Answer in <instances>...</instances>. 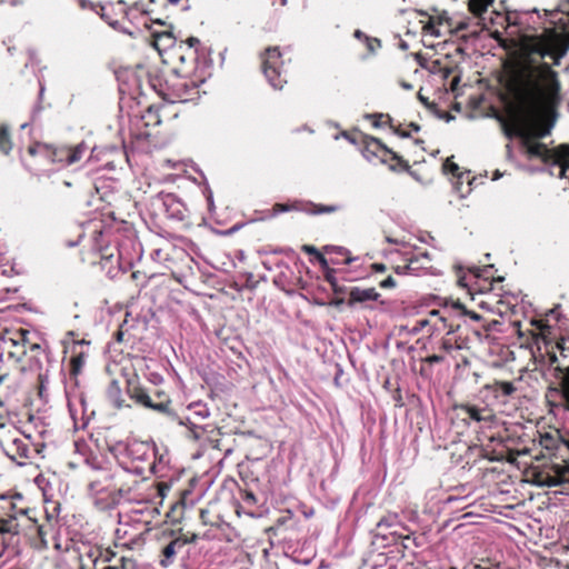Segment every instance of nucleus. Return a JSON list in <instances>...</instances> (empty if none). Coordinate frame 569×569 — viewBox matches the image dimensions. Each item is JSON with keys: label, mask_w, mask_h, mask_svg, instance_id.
<instances>
[{"label": "nucleus", "mask_w": 569, "mask_h": 569, "mask_svg": "<svg viewBox=\"0 0 569 569\" xmlns=\"http://www.w3.org/2000/svg\"><path fill=\"white\" fill-rule=\"evenodd\" d=\"M4 500V505L1 507L3 513L0 515V556H2L6 549L4 535H17L19 532V516H24L26 510L23 508H17L11 500Z\"/></svg>", "instance_id": "1"}, {"label": "nucleus", "mask_w": 569, "mask_h": 569, "mask_svg": "<svg viewBox=\"0 0 569 569\" xmlns=\"http://www.w3.org/2000/svg\"><path fill=\"white\" fill-rule=\"evenodd\" d=\"M280 58L278 48H268L262 60L263 73L274 89H282L287 82L282 77V61Z\"/></svg>", "instance_id": "2"}, {"label": "nucleus", "mask_w": 569, "mask_h": 569, "mask_svg": "<svg viewBox=\"0 0 569 569\" xmlns=\"http://www.w3.org/2000/svg\"><path fill=\"white\" fill-rule=\"evenodd\" d=\"M4 450L19 466H24L29 458V445L23 438H12L7 442Z\"/></svg>", "instance_id": "3"}, {"label": "nucleus", "mask_w": 569, "mask_h": 569, "mask_svg": "<svg viewBox=\"0 0 569 569\" xmlns=\"http://www.w3.org/2000/svg\"><path fill=\"white\" fill-rule=\"evenodd\" d=\"M131 399H133L137 403L146 407V408H149V409H152V410H156L158 412H161V413H167V415H170L171 413V410H170V403L171 401L169 399H166L163 401H160V402H153L150 398V396L141 388H134L132 391H131V395H130Z\"/></svg>", "instance_id": "4"}, {"label": "nucleus", "mask_w": 569, "mask_h": 569, "mask_svg": "<svg viewBox=\"0 0 569 569\" xmlns=\"http://www.w3.org/2000/svg\"><path fill=\"white\" fill-rule=\"evenodd\" d=\"M569 483V465L556 463L552 465L550 470L546 473L541 483L548 487H556L562 483Z\"/></svg>", "instance_id": "5"}, {"label": "nucleus", "mask_w": 569, "mask_h": 569, "mask_svg": "<svg viewBox=\"0 0 569 569\" xmlns=\"http://www.w3.org/2000/svg\"><path fill=\"white\" fill-rule=\"evenodd\" d=\"M460 410L465 412V415L476 422H482L487 426H490L495 422L496 416L493 411L487 407H477L473 405H461Z\"/></svg>", "instance_id": "6"}, {"label": "nucleus", "mask_w": 569, "mask_h": 569, "mask_svg": "<svg viewBox=\"0 0 569 569\" xmlns=\"http://www.w3.org/2000/svg\"><path fill=\"white\" fill-rule=\"evenodd\" d=\"M84 151L86 146L83 143H80L71 149H61L58 153H56L57 159H53V161H64L68 166H70L80 161L84 154Z\"/></svg>", "instance_id": "7"}, {"label": "nucleus", "mask_w": 569, "mask_h": 569, "mask_svg": "<svg viewBox=\"0 0 569 569\" xmlns=\"http://www.w3.org/2000/svg\"><path fill=\"white\" fill-rule=\"evenodd\" d=\"M430 267V258L427 252L410 258L408 262L403 266V268H407L410 273L415 274H418L421 270H427Z\"/></svg>", "instance_id": "8"}, {"label": "nucleus", "mask_w": 569, "mask_h": 569, "mask_svg": "<svg viewBox=\"0 0 569 569\" xmlns=\"http://www.w3.org/2000/svg\"><path fill=\"white\" fill-rule=\"evenodd\" d=\"M378 297H379V295L373 288H369V289L353 288L350 291V303L377 300Z\"/></svg>", "instance_id": "9"}, {"label": "nucleus", "mask_w": 569, "mask_h": 569, "mask_svg": "<svg viewBox=\"0 0 569 569\" xmlns=\"http://www.w3.org/2000/svg\"><path fill=\"white\" fill-rule=\"evenodd\" d=\"M181 546H182V542L179 539H174L162 549L163 558L160 560V565L163 568H167L169 565L172 563L173 558L177 553V547H181Z\"/></svg>", "instance_id": "10"}, {"label": "nucleus", "mask_w": 569, "mask_h": 569, "mask_svg": "<svg viewBox=\"0 0 569 569\" xmlns=\"http://www.w3.org/2000/svg\"><path fill=\"white\" fill-rule=\"evenodd\" d=\"M492 1L493 0H469V10L475 16L480 17L483 12L487 11Z\"/></svg>", "instance_id": "11"}, {"label": "nucleus", "mask_w": 569, "mask_h": 569, "mask_svg": "<svg viewBox=\"0 0 569 569\" xmlns=\"http://www.w3.org/2000/svg\"><path fill=\"white\" fill-rule=\"evenodd\" d=\"M492 389L496 392H501V395L509 397L516 391V387L512 382L509 381H496L492 386Z\"/></svg>", "instance_id": "12"}, {"label": "nucleus", "mask_w": 569, "mask_h": 569, "mask_svg": "<svg viewBox=\"0 0 569 569\" xmlns=\"http://www.w3.org/2000/svg\"><path fill=\"white\" fill-rule=\"evenodd\" d=\"M12 144L7 131V127L2 126L0 128V150L7 154L10 152Z\"/></svg>", "instance_id": "13"}, {"label": "nucleus", "mask_w": 569, "mask_h": 569, "mask_svg": "<svg viewBox=\"0 0 569 569\" xmlns=\"http://www.w3.org/2000/svg\"><path fill=\"white\" fill-rule=\"evenodd\" d=\"M102 569H137V563L133 559L121 558L120 565L107 566Z\"/></svg>", "instance_id": "14"}, {"label": "nucleus", "mask_w": 569, "mask_h": 569, "mask_svg": "<svg viewBox=\"0 0 569 569\" xmlns=\"http://www.w3.org/2000/svg\"><path fill=\"white\" fill-rule=\"evenodd\" d=\"M84 365V356L82 353L71 358V371L73 375H78Z\"/></svg>", "instance_id": "15"}, {"label": "nucleus", "mask_w": 569, "mask_h": 569, "mask_svg": "<svg viewBox=\"0 0 569 569\" xmlns=\"http://www.w3.org/2000/svg\"><path fill=\"white\" fill-rule=\"evenodd\" d=\"M562 393L567 403V408L569 409V368L566 370V373L562 378Z\"/></svg>", "instance_id": "16"}, {"label": "nucleus", "mask_w": 569, "mask_h": 569, "mask_svg": "<svg viewBox=\"0 0 569 569\" xmlns=\"http://www.w3.org/2000/svg\"><path fill=\"white\" fill-rule=\"evenodd\" d=\"M191 409H193L194 415L199 416L201 419L209 417V409L204 405L194 403L191 406Z\"/></svg>", "instance_id": "17"}, {"label": "nucleus", "mask_w": 569, "mask_h": 569, "mask_svg": "<svg viewBox=\"0 0 569 569\" xmlns=\"http://www.w3.org/2000/svg\"><path fill=\"white\" fill-rule=\"evenodd\" d=\"M443 170L446 172H450L452 174H456L459 170V167L457 163L452 162L449 158L443 163Z\"/></svg>", "instance_id": "18"}, {"label": "nucleus", "mask_w": 569, "mask_h": 569, "mask_svg": "<svg viewBox=\"0 0 569 569\" xmlns=\"http://www.w3.org/2000/svg\"><path fill=\"white\" fill-rule=\"evenodd\" d=\"M120 388L117 382H112L109 389V396L113 400L117 397H120Z\"/></svg>", "instance_id": "19"}, {"label": "nucleus", "mask_w": 569, "mask_h": 569, "mask_svg": "<svg viewBox=\"0 0 569 569\" xmlns=\"http://www.w3.org/2000/svg\"><path fill=\"white\" fill-rule=\"evenodd\" d=\"M428 33L435 36V37H439L440 36V32L436 29L433 22L430 20L423 28Z\"/></svg>", "instance_id": "20"}, {"label": "nucleus", "mask_w": 569, "mask_h": 569, "mask_svg": "<svg viewBox=\"0 0 569 569\" xmlns=\"http://www.w3.org/2000/svg\"><path fill=\"white\" fill-rule=\"evenodd\" d=\"M380 287L383 289H389L396 287V280L392 277H388L380 282Z\"/></svg>", "instance_id": "21"}, {"label": "nucleus", "mask_w": 569, "mask_h": 569, "mask_svg": "<svg viewBox=\"0 0 569 569\" xmlns=\"http://www.w3.org/2000/svg\"><path fill=\"white\" fill-rule=\"evenodd\" d=\"M373 143L377 144L378 148L383 149L386 152L390 153L392 156V159H400L396 153H393L386 146H383L378 139H373Z\"/></svg>", "instance_id": "22"}, {"label": "nucleus", "mask_w": 569, "mask_h": 569, "mask_svg": "<svg viewBox=\"0 0 569 569\" xmlns=\"http://www.w3.org/2000/svg\"><path fill=\"white\" fill-rule=\"evenodd\" d=\"M338 210V207L336 206H328V207H320L317 209V213H331Z\"/></svg>", "instance_id": "23"}, {"label": "nucleus", "mask_w": 569, "mask_h": 569, "mask_svg": "<svg viewBox=\"0 0 569 569\" xmlns=\"http://www.w3.org/2000/svg\"><path fill=\"white\" fill-rule=\"evenodd\" d=\"M302 250L306 252V253H309V254H317L319 251L316 247L313 246H309V244H305L302 246Z\"/></svg>", "instance_id": "24"}, {"label": "nucleus", "mask_w": 569, "mask_h": 569, "mask_svg": "<svg viewBox=\"0 0 569 569\" xmlns=\"http://www.w3.org/2000/svg\"><path fill=\"white\" fill-rule=\"evenodd\" d=\"M187 44L190 47V48H193L196 46H198L200 43L199 39L198 38H194V37H190L186 40Z\"/></svg>", "instance_id": "25"}, {"label": "nucleus", "mask_w": 569, "mask_h": 569, "mask_svg": "<svg viewBox=\"0 0 569 569\" xmlns=\"http://www.w3.org/2000/svg\"><path fill=\"white\" fill-rule=\"evenodd\" d=\"M315 257H316V259L319 261V263L322 267H327L328 266V261H327V259L325 258V256L322 253L318 252Z\"/></svg>", "instance_id": "26"}, {"label": "nucleus", "mask_w": 569, "mask_h": 569, "mask_svg": "<svg viewBox=\"0 0 569 569\" xmlns=\"http://www.w3.org/2000/svg\"><path fill=\"white\" fill-rule=\"evenodd\" d=\"M465 315L469 316L475 321H479L481 319V316L473 311H465Z\"/></svg>", "instance_id": "27"}, {"label": "nucleus", "mask_w": 569, "mask_h": 569, "mask_svg": "<svg viewBox=\"0 0 569 569\" xmlns=\"http://www.w3.org/2000/svg\"><path fill=\"white\" fill-rule=\"evenodd\" d=\"M274 210L276 212H286L289 211L290 208L286 204H276Z\"/></svg>", "instance_id": "28"}, {"label": "nucleus", "mask_w": 569, "mask_h": 569, "mask_svg": "<svg viewBox=\"0 0 569 569\" xmlns=\"http://www.w3.org/2000/svg\"><path fill=\"white\" fill-rule=\"evenodd\" d=\"M372 268L377 272H383L386 270V266L382 263H375L372 264Z\"/></svg>", "instance_id": "29"}, {"label": "nucleus", "mask_w": 569, "mask_h": 569, "mask_svg": "<svg viewBox=\"0 0 569 569\" xmlns=\"http://www.w3.org/2000/svg\"><path fill=\"white\" fill-rule=\"evenodd\" d=\"M395 132L400 136L401 138H408L410 136V132L409 131H406V130H401V129H396Z\"/></svg>", "instance_id": "30"}, {"label": "nucleus", "mask_w": 569, "mask_h": 569, "mask_svg": "<svg viewBox=\"0 0 569 569\" xmlns=\"http://www.w3.org/2000/svg\"><path fill=\"white\" fill-rule=\"evenodd\" d=\"M396 272L399 274L410 273L407 268H403V266H397Z\"/></svg>", "instance_id": "31"}, {"label": "nucleus", "mask_w": 569, "mask_h": 569, "mask_svg": "<svg viewBox=\"0 0 569 569\" xmlns=\"http://www.w3.org/2000/svg\"><path fill=\"white\" fill-rule=\"evenodd\" d=\"M441 360H442V357L437 356V355L430 356V357L428 358V361H429V362H431V363H432V362H439V361H441Z\"/></svg>", "instance_id": "32"}, {"label": "nucleus", "mask_w": 569, "mask_h": 569, "mask_svg": "<svg viewBox=\"0 0 569 569\" xmlns=\"http://www.w3.org/2000/svg\"><path fill=\"white\" fill-rule=\"evenodd\" d=\"M114 407H117L118 409L122 408V400L120 399V397H117L112 400Z\"/></svg>", "instance_id": "33"}, {"label": "nucleus", "mask_w": 569, "mask_h": 569, "mask_svg": "<svg viewBox=\"0 0 569 569\" xmlns=\"http://www.w3.org/2000/svg\"><path fill=\"white\" fill-rule=\"evenodd\" d=\"M409 127H410V128H411V130H412V131H415V132H418V131L420 130V127H419L418 124H416V123H410V126H409Z\"/></svg>", "instance_id": "34"}, {"label": "nucleus", "mask_w": 569, "mask_h": 569, "mask_svg": "<svg viewBox=\"0 0 569 569\" xmlns=\"http://www.w3.org/2000/svg\"><path fill=\"white\" fill-rule=\"evenodd\" d=\"M419 100H420L423 104H426V106L428 104L427 99H426L421 93H419Z\"/></svg>", "instance_id": "35"}, {"label": "nucleus", "mask_w": 569, "mask_h": 569, "mask_svg": "<svg viewBox=\"0 0 569 569\" xmlns=\"http://www.w3.org/2000/svg\"><path fill=\"white\" fill-rule=\"evenodd\" d=\"M403 88L407 89V90H410L412 88V86L409 84V83H403Z\"/></svg>", "instance_id": "36"}, {"label": "nucleus", "mask_w": 569, "mask_h": 569, "mask_svg": "<svg viewBox=\"0 0 569 569\" xmlns=\"http://www.w3.org/2000/svg\"><path fill=\"white\" fill-rule=\"evenodd\" d=\"M80 4H81L82 8H87V1L86 0H81Z\"/></svg>", "instance_id": "37"}, {"label": "nucleus", "mask_w": 569, "mask_h": 569, "mask_svg": "<svg viewBox=\"0 0 569 569\" xmlns=\"http://www.w3.org/2000/svg\"><path fill=\"white\" fill-rule=\"evenodd\" d=\"M170 3L172 4H177L178 2H180L181 0H168Z\"/></svg>", "instance_id": "38"}, {"label": "nucleus", "mask_w": 569, "mask_h": 569, "mask_svg": "<svg viewBox=\"0 0 569 569\" xmlns=\"http://www.w3.org/2000/svg\"><path fill=\"white\" fill-rule=\"evenodd\" d=\"M352 261H353V258H347V259H346V263H347V264L351 263Z\"/></svg>", "instance_id": "39"}, {"label": "nucleus", "mask_w": 569, "mask_h": 569, "mask_svg": "<svg viewBox=\"0 0 569 569\" xmlns=\"http://www.w3.org/2000/svg\"><path fill=\"white\" fill-rule=\"evenodd\" d=\"M373 117H375V118H378V119H383V118H385V116H383V114H375Z\"/></svg>", "instance_id": "40"}, {"label": "nucleus", "mask_w": 569, "mask_h": 569, "mask_svg": "<svg viewBox=\"0 0 569 569\" xmlns=\"http://www.w3.org/2000/svg\"><path fill=\"white\" fill-rule=\"evenodd\" d=\"M355 36H356L357 38H360L361 32H360L359 30H357V31L355 32Z\"/></svg>", "instance_id": "41"}, {"label": "nucleus", "mask_w": 569, "mask_h": 569, "mask_svg": "<svg viewBox=\"0 0 569 569\" xmlns=\"http://www.w3.org/2000/svg\"><path fill=\"white\" fill-rule=\"evenodd\" d=\"M247 499H251V500H253V499H254V497H253V495H252V493H248Z\"/></svg>", "instance_id": "42"}, {"label": "nucleus", "mask_w": 569, "mask_h": 569, "mask_svg": "<svg viewBox=\"0 0 569 569\" xmlns=\"http://www.w3.org/2000/svg\"><path fill=\"white\" fill-rule=\"evenodd\" d=\"M380 120H381V119H377V121H375V126H376V127H379V126H380Z\"/></svg>", "instance_id": "43"}, {"label": "nucleus", "mask_w": 569, "mask_h": 569, "mask_svg": "<svg viewBox=\"0 0 569 569\" xmlns=\"http://www.w3.org/2000/svg\"><path fill=\"white\" fill-rule=\"evenodd\" d=\"M380 120H381V119H377V121H375V126H376V127H379V126H380Z\"/></svg>", "instance_id": "44"}, {"label": "nucleus", "mask_w": 569, "mask_h": 569, "mask_svg": "<svg viewBox=\"0 0 569 569\" xmlns=\"http://www.w3.org/2000/svg\"><path fill=\"white\" fill-rule=\"evenodd\" d=\"M29 152H30L31 154H34V153H36L34 148H32V147H31V148L29 149Z\"/></svg>", "instance_id": "45"}, {"label": "nucleus", "mask_w": 569, "mask_h": 569, "mask_svg": "<svg viewBox=\"0 0 569 569\" xmlns=\"http://www.w3.org/2000/svg\"><path fill=\"white\" fill-rule=\"evenodd\" d=\"M551 316H556V309L550 310Z\"/></svg>", "instance_id": "46"}, {"label": "nucleus", "mask_w": 569, "mask_h": 569, "mask_svg": "<svg viewBox=\"0 0 569 569\" xmlns=\"http://www.w3.org/2000/svg\"><path fill=\"white\" fill-rule=\"evenodd\" d=\"M64 184H66L67 187H70V186H71V183H70V182H68V181H66V182H64Z\"/></svg>", "instance_id": "47"}, {"label": "nucleus", "mask_w": 569, "mask_h": 569, "mask_svg": "<svg viewBox=\"0 0 569 569\" xmlns=\"http://www.w3.org/2000/svg\"><path fill=\"white\" fill-rule=\"evenodd\" d=\"M566 445H567V447H568V449H569V439H568V440H566Z\"/></svg>", "instance_id": "48"}, {"label": "nucleus", "mask_w": 569, "mask_h": 569, "mask_svg": "<svg viewBox=\"0 0 569 569\" xmlns=\"http://www.w3.org/2000/svg\"><path fill=\"white\" fill-rule=\"evenodd\" d=\"M568 14H569V9H568Z\"/></svg>", "instance_id": "49"}]
</instances>
